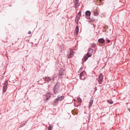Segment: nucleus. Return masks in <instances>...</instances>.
<instances>
[{
	"label": "nucleus",
	"instance_id": "nucleus-6",
	"mask_svg": "<svg viewBox=\"0 0 130 130\" xmlns=\"http://www.w3.org/2000/svg\"><path fill=\"white\" fill-rule=\"evenodd\" d=\"M51 95V93L50 92L47 93L46 95L45 96V99L46 102L47 101L48 99L50 98V96Z\"/></svg>",
	"mask_w": 130,
	"mask_h": 130
},
{
	"label": "nucleus",
	"instance_id": "nucleus-13",
	"mask_svg": "<svg viewBox=\"0 0 130 130\" xmlns=\"http://www.w3.org/2000/svg\"><path fill=\"white\" fill-rule=\"evenodd\" d=\"M79 31V27L77 25L76 26L75 30L74 32V33L76 34H77L78 33Z\"/></svg>",
	"mask_w": 130,
	"mask_h": 130
},
{
	"label": "nucleus",
	"instance_id": "nucleus-14",
	"mask_svg": "<svg viewBox=\"0 0 130 130\" xmlns=\"http://www.w3.org/2000/svg\"><path fill=\"white\" fill-rule=\"evenodd\" d=\"M64 96H58L57 98V100H58L59 101H61L62 100L64 99Z\"/></svg>",
	"mask_w": 130,
	"mask_h": 130
},
{
	"label": "nucleus",
	"instance_id": "nucleus-2",
	"mask_svg": "<svg viewBox=\"0 0 130 130\" xmlns=\"http://www.w3.org/2000/svg\"><path fill=\"white\" fill-rule=\"evenodd\" d=\"M45 81L48 83L49 82H53L54 80V76L50 77L47 76L45 77Z\"/></svg>",
	"mask_w": 130,
	"mask_h": 130
},
{
	"label": "nucleus",
	"instance_id": "nucleus-19",
	"mask_svg": "<svg viewBox=\"0 0 130 130\" xmlns=\"http://www.w3.org/2000/svg\"><path fill=\"white\" fill-rule=\"evenodd\" d=\"M79 17L77 16V17L76 19V22H78L79 20Z\"/></svg>",
	"mask_w": 130,
	"mask_h": 130
},
{
	"label": "nucleus",
	"instance_id": "nucleus-20",
	"mask_svg": "<svg viewBox=\"0 0 130 130\" xmlns=\"http://www.w3.org/2000/svg\"><path fill=\"white\" fill-rule=\"evenodd\" d=\"M86 56H87L88 58L89 57H90L91 56V54H90L89 53H87L86 54Z\"/></svg>",
	"mask_w": 130,
	"mask_h": 130
},
{
	"label": "nucleus",
	"instance_id": "nucleus-16",
	"mask_svg": "<svg viewBox=\"0 0 130 130\" xmlns=\"http://www.w3.org/2000/svg\"><path fill=\"white\" fill-rule=\"evenodd\" d=\"M107 102L110 104H111L113 103V102L111 100H107Z\"/></svg>",
	"mask_w": 130,
	"mask_h": 130
},
{
	"label": "nucleus",
	"instance_id": "nucleus-12",
	"mask_svg": "<svg viewBox=\"0 0 130 130\" xmlns=\"http://www.w3.org/2000/svg\"><path fill=\"white\" fill-rule=\"evenodd\" d=\"M88 57H87L86 55H85L83 57V58L82 59L83 62L84 63V61H85L88 59Z\"/></svg>",
	"mask_w": 130,
	"mask_h": 130
},
{
	"label": "nucleus",
	"instance_id": "nucleus-8",
	"mask_svg": "<svg viewBox=\"0 0 130 130\" xmlns=\"http://www.w3.org/2000/svg\"><path fill=\"white\" fill-rule=\"evenodd\" d=\"M74 2L75 4V8H76L80 4L79 2V0H74Z\"/></svg>",
	"mask_w": 130,
	"mask_h": 130
},
{
	"label": "nucleus",
	"instance_id": "nucleus-4",
	"mask_svg": "<svg viewBox=\"0 0 130 130\" xmlns=\"http://www.w3.org/2000/svg\"><path fill=\"white\" fill-rule=\"evenodd\" d=\"M103 79V77L102 74H100L99 76V78L98 80L99 84H101L102 82Z\"/></svg>",
	"mask_w": 130,
	"mask_h": 130
},
{
	"label": "nucleus",
	"instance_id": "nucleus-31",
	"mask_svg": "<svg viewBox=\"0 0 130 130\" xmlns=\"http://www.w3.org/2000/svg\"><path fill=\"white\" fill-rule=\"evenodd\" d=\"M128 110L130 112V108H129L128 109Z\"/></svg>",
	"mask_w": 130,
	"mask_h": 130
},
{
	"label": "nucleus",
	"instance_id": "nucleus-26",
	"mask_svg": "<svg viewBox=\"0 0 130 130\" xmlns=\"http://www.w3.org/2000/svg\"><path fill=\"white\" fill-rule=\"evenodd\" d=\"M99 14V13L98 12H95L94 14V15L95 16H97Z\"/></svg>",
	"mask_w": 130,
	"mask_h": 130
},
{
	"label": "nucleus",
	"instance_id": "nucleus-22",
	"mask_svg": "<svg viewBox=\"0 0 130 130\" xmlns=\"http://www.w3.org/2000/svg\"><path fill=\"white\" fill-rule=\"evenodd\" d=\"M96 45V44H93L91 45L92 47H95Z\"/></svg>",
	"mask_w": 130,
	"mask_h": 130
},
{
	"label": "nucleus",
	"instance_id": "nucleus-32",
	"mask_svg": "<svg viewBox=\"0 0 130 130\" xmlns=\"http://www.w3.org/2000/svg\"><path fill=\"white\" fill-rule=\"evenodd\" d=\"M83 77H84V76H83L82 77V78H83Z\"/></svg>",
	"mask_w": 130,
	"mask_h": 130
},
{
	"label": "nucleus",
	"instance_id": "nucleus-17",
	"mask_svg": "<svg viewBox=\"0 0 130 130\" xmlns=\"http://www.w3.org/2000/svg\"><path fill=\"white\" fill-rule=\"evenodd\" d=\"M58 101V100H57V99H56L54 100L53 102L55 104H57Z\"/></svg>",
	"mask_w": 130,
	"mask_h": 130
},
{
	"label": "nucleus",
	"instance_id": "nucleus-33",
	"mask_svg": "<svg viewBox=\"0 0 130 130\" xmlns=\"http://www.w3.org/2000/svg\"><path fill=\"white\" fill-rule=\"evenodd\" d=\"M126 104H127V103H126Z\"/></svg>",
	"mask_w": 130,
	"mask_h": 130
},
{
	"label": "nucleus",
	"instance_id": "nucleus-1",
	"mask_svg": "<svg viewBox=\"0 0 130 130\" xmlns=\"http://www.w3.org/2000/svg\"><path fill=\"white\" fill-rule=\"evenodd\" d=\"M60 85L59 83L57 82L54 86L53 88L54 93V94H56L59 92Z\"/></svg>",
	"mask_w": 130,
	"mask_h": 130
},
{
	"label": "nucleus",
	"instance_id": "nucleus-29",
	"mask_svg": "<svg viewBox=\"0 0 130 130\" xmlns=\"http://www.w3.org/2000/svg\"><path fill=\"white\" fill-rule=\"evenodd\" d=\"M31 33V31H29L28 33V34H30Z\"/></svg>",
	"mask_w": 130,
	"mask_h": 130
},
{
	"label": "nucleus",
	"instance_id": "nucleus-18",
	"mask_svg": "<svg viewBox=\"0 0 130 130\" xmlns=\"http://www.w3.org/2000/svg\"><path fill=\"white\" fill-rule=\"evenodd\" d=\"M89 23H91V22H93V19H91V18H89Z\"/></svg>",
	"mask_w": 130,
	"mask_h": 130
},
{
	"label": "nucleus",
	"instance_id": "nucleus-10",
	"mask_svg": "<svg viewBox=\"0 0 130 130\" xmlns=\"http://www.w3.org/2000/svg\"><path fill=\"white\" fill-rule=\"evenodd\" d=\"M86 73L85 71H83L80 74V78L83 80H84V77L82 78L83 76H84V73Z\"/></svg>",
	"mask_w": 130,
	"mask_h": 130
},
{
	"label": "nucleus",
	"instance_id": "nucleus-5",
	"mask_svg": "<svg viewBox=\"0 0 130 130\" xmlns=\"http://www.w3.org/2000/svg\"><path fill=\"white\" fill-rule=\"evenodd\" d=\"M73 55L74 54L73 52V50L71 49L67 56L68 58H70L72 57Z\"/></svg>",
	"mask_w": 130,
	"mask_h": 130
},
{
	"label": "nucleus",
	"instance_id": "nucleus-24",
	"mask_svg": "<svg viewBox=\"0 0 130 130\" xmlns=\"http://www.w3.org/2000/svg\"><path fill=\"white\" fill-rule=\"evenodd\" d=\"M106 40H107V41L108 43H109L110 42V41L109 40L108 38H106Z\"/></svg>",
	"mask_w": 130,
	"mask_h": 130
},
{
	"label": "nucleus",
	"instance_id": "nucleus-23",
	"mask_svg": "<svg viewBox=\"0 0 130 130\" xmlns=\"http://www.w3.org/2000/svg\"><path fill=\"white\" fill-rule=\"evenodd\" d=\"M77 100L79 102H81L82 101V100L79 97H78V98H77Z\"/></svg>",
	"mask_w": 130,
	"mask_h": 130
},
{
	"label": "nucleus",
	"instance_id": "nucleus-27",
	"mask_svg": "<svg viewBox=\"0 0 130 130\" xmlns=\"http://www.w3.org/2000/svg\"><path fill=\"white\" fill-rule=\"evenodd\" d=\"M94 90H95L94 92H95V91H96L97 90V88L96 87H95V88Z\"/></svg>",
	"mask_w": 130,
	"mask_h": 130
},
{
	"label": "nucleus",
	"instance_id": "nucleus-28",
	"mask_svg": "<svg viewBox=\"0 0 130 130\" xmlns=\"http://www.w3.org/2000/svg\"><path fill=\"white\" fill-rule=\"evenodd\" d=\"M93 49H91L90 50V51L91 52H93Z\"/></svg>",
	"mask_w": 130,
	"mask_h": 130
},
{
	"label": "nucleus",
	"instance_id": "nucleus-15",
	"mask_svg": "<svg viewBox=\"0 0 130 130\" xmlns=\"http://www.w3.org/2000/svg\"><path fill=\"white\" fill-rule=\"evenodd\" d=\"M93 103V100H90V102L89 104V107L90 108L92 106Z\"/></svg>",
	"mask_w": 130,
	"mask_h": 130
},
{
	"label": "nucleus",
	"instance_id": "nucleus-9",
	"mask_svg": "<svg viewBox=\"0 0 130 130\" xmlns=\"http://www.w3.org/2000/svg\"><path fill=\"white\" fill-rule=\"evenodd\" d=\"M64 73L63 72V71L62 70H61L59 72V76L60 78H62L63 76Z\"/></svg>",
	"mask_w": 130,
	"mask_h": 130
},
{
	"label": "nucleus",
	"instance_id": "nucleus-11",
	"mask_svg": "<svg viewBox=\"0 0 130 130\" xmlns=\"http://www.w3.org/2000/svg\"><path fill=\"white\" fill-rule=\"evenodd\" d=\"M99 43L103 44L105 43V40L103 38H101L99 39L98 40Z\"/></svg>",
	"mask_w": 130,
	"mask_h": 130
},
{
	"label": "nucleus",
	"instance_id": "nucleus-30",
	"mask_svg": "<svg viewBox=\"0 0 130 130\" xmlns=\"http://www.w3.org/2000/svg\"><path fill=\"white\" fill-rule=\"evenodd\" d=\"M83 68L82 67L80 68V70H82V69H83Z\"/></svg>",
	"mask_w": 130,
	"mask_h": 130
},
{
	"label": "nucleus",
	"instance_id": "nucleus-21",
	"mask_svg": "<svg viewBox=\"0 0 130 130\" xmlns=\"http://www.w3.org/2000/svg\"><path fill=\"white\" fill-rule=\"evenodd\" d=\"M52 127L51 125L49 126L47 130H52Z\"/></svg>",
	"mask_w": 130,
	"mask_h": 130
},
{
	"label": "nucleus",
	"instance_id": "nucleus-25",
	"mask_svg": "<svg viewBox=\"0 0 130 130\" xmlns=\"http://www.w3.org/2000/svg\"><path fill=\"white\" fill-rule=\"evenodd\" d=\"M81 12L80 11H79L77 15L79 17L81 15Z\"/></svg>",
	"mask_w": 130,
	"mask_h": 130
},
{
	"label": "nucleus",
	"instance_id": "nucleus-3",
	"mask_svg": "<svg viewBox=\"0 0 130 130\" xmlns=\"http://www.w3.org/2000/svg\"><path fill=\"white\" fill-rule=\"evenodd\" d=\"M8 84V81L6 80L4 85L3 88V92L5 93L6 91L7 88V85Z\"/></svg>",
	"mask_w": 130,
	"mask_h": 130
},
{
	"label": "nucleus",
	"instance_id": "nucleus-7",
	"mask_svg": "<svg viewBox=\"0 0 130 130\" xmlns=\"http://www.w3.org/2000/svg\"><path fill=\"white\" fill-rule=\"evenodd\" d=\"M91 14V12L89 11H87L85 12L86 18L87 19H89V18H90Z\"/></svg>",
	"mask_w": 130,
	"mask_h": 130
}]
</instances>
